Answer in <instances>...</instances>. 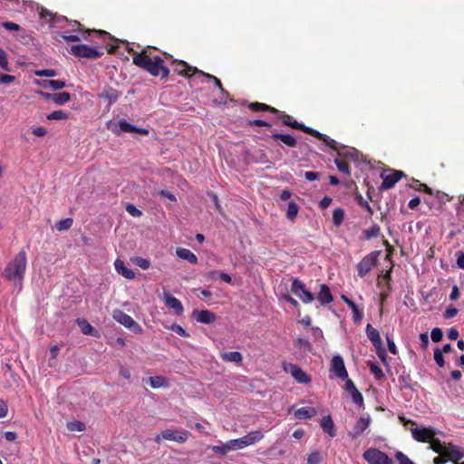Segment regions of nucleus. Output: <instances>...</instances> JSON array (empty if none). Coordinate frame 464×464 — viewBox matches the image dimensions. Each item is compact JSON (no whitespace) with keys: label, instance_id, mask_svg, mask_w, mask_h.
<instances>
[{"label":"nucleus","instance_id":"nucleus-1","mask_svg":"<svg viewBox=\"0 0 464 464\" xmlns=\"http://www.w3.org/2000/svg\"><path fill=\"white\" fill-rule=\"evenodd\" d=\"M132 63L154 77L165 79L170 73L169 69L164 65V59L160 56H151L147 50H142L140 53L134 52Z\"/></svg>","mask_w":464,"mask_h":464},{"label":"nucleus","instance_id":"nucleus-2","mask_svg":"<svg viewBox=\"0 0 464 464\" xmlns=\"http://www.w3.org/2000/svg\"><path fill=\"white\" fill-rule=\"evenodd\" d=\"M26 266V252L24 250H21L6 265L3 271V276L5 279L12 281L14 283H21L24 278Z\"/></svg>","mask_w":464,"mask_h":464},{"label":"nucleus","instance_id":"nucleus-3","mask_svg":"<svg viewBox=\"0 0 464 464\" xmlns=\"http://www.w3.org/2000/svg\"><path fill=\"white\" fill-rule=\"evenodd\" d=\"M72 26V32H82V39L88 41L91 34H95L99 38H101L104 42H118L113 35L104 30H95V29H86L82 28V25L80 22L76 20H70L68 23Z\"/></svg>","mask_w":464,"mask_h":464},{"label":"nucleus","instance_id":"nucleus-4","mask_svg":"<svg viewBox=\"0 0 464 464\" xmlns=\"http://www.w3.org/2000/svg\"><path fill=\"white\" fill-rule=\"evenodd\" d=\"M166 60L170 62L173 71L181 76L190 78L195 73L199 72V69L190 66L188 63L182 60L174 59L173 56L168 53H163Z\"/></svg>","mask_w":464,"mask_h":464},{"label":"nucleus","instance_id":"nucleus-5","mask_svg":"<svg viewBox=\"0 0 464 464\" xmlns=\"http://www.w3.org/2000/svg\"><path fill=\"white\" fill-rule=\"evenodd\" d=\"M381 251H372L366 255L356 266V270L360 277H364L378 262Z\"/></svg>","mask_w":464,"mask_h":464},{"label":"nucleus","instance_id":"nucleus-6","mask_svg":"<svg viewBox=\"0 0 464 464\" xmlns=\"http://www.w3.org/2000/svg\"><path fill=\"white\" fill-rule=\"evenodd\" d=\"M362 457L368 464H393L392 459L385 452L374 448L366 450Z\"/></svg>","mask_w":464,"mask_h":464},{"label":"nucleus","instance_id":"nucleus-7","mask_svg":"<svg viewBox=\"0 0 464 464\" xmlns=\"http://www.w3.org/2000/svg\"><path fill=\"white\" fill-rule=\"evenodd\" d=\"M112 317L115 321L124 325L133 333L140 334L142 332L140 325L130 315L127 314L121 310H114L112 313Z\"/></svg>","mask_w":464,"mask_h":464},{"label":"nucleus","instance_id":"nucleus-8","mask_svg":"<svg viewBox=\"0 0 464 464\" xmlns=\"http://www.w3.org/2000/svg\"><path fill=\"white\" fill-rule=\"evenodd\" d=\"M70 53L78 58L97 59L100 58L103 53L97 49L88 46L86 44H75L70 48Z\"/></svg>","mask_w":464,"mask_h":464},{"label":"nucleus","instance_id":"nucleus-9","mask_svg":"<svg viewBox=\"0 0 464 464\" xmlns=\"http://www.w3.org/2000/svg\"><path fill=\"white\" fill-rule=\"evenodd\" d=\"M291 291L299 295L300 299L304 304H309L314 300V295L305 288V285L298 278H294L292 281Z\"/></svg>","mask_w":464,"mask_h":464},{"label":"nucleus","instance_id":"nucleus-10","mask_svg":"<svg viewBox=\"0 0 464 464\" xmlns=\"http://www.w3.org/2000/svg\"><path fill=\"white\" fill-rule=\"evenodd\" d=\"M284 371L289 372L292 377L299 383L307 384L311 382L310 376L303 371L297 364L284 363Z\"/></svg>","mask_w":464,"mask_h":464},{"label":"nucleus","instance_id":"nucleus-11","mask_svg":"<svg viewBox=\"0 0 464 464\" xmlns=\"http://www.w3.org/2000/svg\"><path fill=\"white\" fill-rule=\"evenodd\" d=\"M382 184L380 188L382 190H387L395 186V184L405 176L404 172L401 170H392L389 174L382 173Z\"/></svg>","mask_w":464,"mask_h":464},{"label":"nucleus","instance_id":"nucleus-12","mask_svg":"<svg viewBox=\"0 0 464 464\" xmlns=\"http://www.w3.org/2000/svg\"><path fill=\"white\" fill-rule=\"evenodd\" d=\"M190 435V432L188 430H163V439L166 440L170 441H176L178 443H185L188 437Z\"/></svg>","mask_w":464,"mask_h":464},{"label":"nucleus","instance_id":"nucleus-13","mask_svg":"<svg viewBox=\"0 0 464 464\" xmlns=\"http://www.w3.org/2000/svg\"><path fill=\"white\" fill-rule=\"evenodd\" d=\"M411 435L413 439L419 442H430L435 432L431 428H412Z\"/></svg>","mask_w":464,"mask_h":464},{"label":"nucleus","instance_id":"nucleus-14","mask_svg":"<svg viewBox=\"0 0 464 464\" xmlns=\"http://www.w3.org/2000/svg\"><path fill=\"white\" fill-rule=\"evenodd\" d=\"M331 371L339 378L345 379L348 377L344 362L340 355H335L332 359Z\"/></svg>","mask_w":464,"mask_h":464},{"label":"nucleus","instance_id":"nucleus-15","mask_svg":"<svg viewBox=\"0 0 464 464\" xmlns=\"http://www.w3.org/2000/svg\"><path fill=\"white\" fill-rule=\"evenodd\" d=\"M164 303L165 305L168 308L172 309L176 314L181 315L183 314L184 308L181 302L169 292L164 293Z\"/></svg>","mask_w":464,"mask_h":464},{"label":"nucleus","instance_id":"nucleus-16","mask_svg":"<svg viewBox=\"0 0 464 464\" xmlns=\"http://www.w3.org/2000/svg\"><path fill=\"white\" fill-rule=\"evenodd\" d=\"M366 334L369 340L372 343L374 347L377 349L378 355L382 357L380 351H382V341L381 339L379 331L373 328L370 324L366 326Z\"/></svg>","mask_w":464,"mask_h":464},{"label":"nucleus","instance_id":"nucleus-17","mask_svg":"<svg viewBox=\"0 0 464 464\" xmlns=\"http://www.w3.org/2000/svg\"><path fill=\"white\" fill-rule=\"evenodd\" d=\"M444 455H446V458L449 460L457 464L462 458H464V450L453 444H448Z\"/></svg>","mask_w":464,"mask_h":464},{"label":"nucleus","instance_id":"nucleus-18","mask_svg":"<svg viewBox=\"0 0 464 464\" xmlns=\"http://www.w3.org/2000/svg\"><path fill=\"white\" fill-rule=\"evenodd\" d=\"M345 390L351 394L353 401L358 406H363V397L362 394L357 390L354 385V382L348 379L345 382Z\"/></svg>","mask_w":464,"mask_h":464},{"label":"nucleus","instance_id":"nucleus-19","mask_svg":"<svg viewBox=\"0 0 464 464\" xmlns=\"http://www.w3.org/2000/svg\"><path fill=\"white\" fill-rule=\"evenodd\" d=\"M121 92L111 86H106L98 94L99 98L108 101L109 105L116 102L121 96Z\"/></svg>","mask_w":464,"mask_h":464},{"label":"nucleus","instance_id":"nucleus-20","mask_svg":"<svg viewBox=\"0 0 464 464\" xmlns=\"http://www.w3.org/2000/svg\"><path fill=\"white\" fill-rule=\"evenodd\" d=\"M342 300L351 308L353 312V319L355 324H360L363 318V312L359 309L358 305L346 295L341 296Z\"/></svg>","mask_w":464,"mask_h":464},{"label":"nucleus","instance_id":"nucleus-21","mask_svg":"<svg viewBox=\"0 0 464 464\" xmlns=\"http://www.w3.org/2000/svg\"><path fill=\"white\" fill-rule=\"evenodd\" d=\"M273 114H276L277 118L282 121V123L285 126H289L295 130H298L301 128L302 123L295 121L292 116L285 113L283 111L277 110V112H274Z\"/></svg>","mask_w":464,"mask_h":464},{"label":"nucleus","instance_id":"nucleus-22","mask_svg":"<svg viewBox=\"0 0 464 464\" xmlns=\"http://www.w3.org/2000/svg\"><path fill=\"white\" fill-rule=\"evenodd\" d=\"M193 315L198 323L202 324H211L217 319L216 314L209 310H194Z\"/></svg>","mask_w":464,"mask_h":464},{"label":"nucleus","instance_id":"nucleus-23","mask_svg":"<svg viewBox=\"0 0 464 464\" xmlns=\"http://www.w3.org/2000/svg\"><path fill=\"white\" fill-rule=\"evenodd\" d=\"M76 323L83 334L91 335L96 338L101 336L100 332L95 329L86 319H77Z\"/></svg>","mask_w":464,"mask_h":464},{"label":"nucleus","instance_id":"nucleus-24","mask_svg":"<svg viewBox=\"0 0 464 464\" xmlns=\"http://www.w3.org/2000/svg\"><path fill=\"white\" fill-rule=\"evenodd\" d=\"M317 300L322 305L328 304L334 301L333 295L329 286L325 284L320 285V291L317 295Z\"/></svg>","mask_w":464,"mask_h":464},{"label":"nucleus","instance_id":"nucleus-25","mask_svg":"<svg viewBox=\"0 0 464 464\" xmlns=\"http://www.w3.org/2000/svg\"><path fill=\"white\" fill-rule=\"evenodd\" d=\"M264 438L261 430L250 431L246 436L240 438L242 440L243 447H247L260 441Z\"/></svg>","mask_w":464,"mask_h":464},{"label":"nucleus","instance_id":"nucleus-26","mask_svg":"<svg viewBox=\"0 0 464 464\" xmlns=\"http://www.w3.org/2000/svg\"><path fill=\"white\" fill-rule=\"evenodd\" d=\"M118 126L120 130L123 132H135L141 135H148L149 130L143 128H138L124 120L119 121Z\"/></svg>","mask_w":464,"mask_h":464},{"label":"nucleus","instance_id":"nucleus-27","mask_svg":"<svg viewBox=\"0 0 464 464\" xmlns=\"http://www.w3.org/2000/svg\"><path fill=\"white\" fill-rule=\"evenodd\" d=\"M114 267L118 274L127 279H133L135 277V273L131 269L128 268L124 262L119 258L115 260Z\"/></svg>","mask_w":464,"mask_h":464},{"label":"nucleus","instance_id":"nucleus-28","mask_svg":"<svg viewBox=\"0 0 464 464\" xmlns=\"http://www.w3.org/2000/svg\"><path fill=\"white\" fill-rule=\"evenodd\" d=\"M321 427L324 432H326L330 437L334 438L336 436V430L334 427V423L330 415L324 416L321 420Z\"/></svg>","mask_w":464,"mask_h":464},{"label":"nucleus","instance_id":"nucleus-29","mask_svg":"<svg viewBox=\"0 0 464 464\" xmlns=\"http://www.w3.org/2000/svg\"><path fill=\"white\" fill-rule=\"evenodd\" d=\"M271 139L274 140H281L285 145L295 148L297 145L296 139L290 134L273 133Z\"/></svg>","mask_w":464,"mask_h":464},{"label":"nucleus","instance_id":"nucleus-30","mask_svg":"<svg viewBox=\"0 0 464 464\" xmlns=\"http://www.w3.org/2000/svg\"><path fill=\"white\" fill-rule=\"evenodd\" d=\"M370 425V418H360L353 428V438L360 436Z\"/></svg>","mask_w":464,"mask_h":464},{"label":"nucleus","instance_id":"nucleus-31","mask_svg":"<svg viewBox=\"0 0 464 464\" xmlns=\"http://www.w3.org/2000/svg\"><path fill=\"white\" fill-rule=\"evenodd\" d=\"M176 254L179 258L187 260L190 264L195 265L198 263L197 256L188 248L178 247Z\"/></svg>","mask_w":464,"mask_h":464},{"label":"nucleus","instance_id":"nucleus-32","mask_svg":"<svg viewBox=\"0 0 464 464\" xmlns=\"http://www.w3.org/2000/svg\"><path fill=\"white\" fill-rule=\"evenodd\" d=\"M317 414V411L314 407H302L295 411V416L297 419H311Z\"/></svg>","mask_w":464,"mask_h":464},{"label":"nucleus","instance_id":"nucleus-33","mask_svg":"<svg viewBox=\"0 0 464 464\" xmlns=\"http://www.w3.org/2000/svg\"><path fill=\"white\" fill-rule=\"evenodd\" d=\"M248 109L255 112H256V111H268L270 113L277 112L276 108L267 105L266 103L258 102H250L248 104Z\"/></svg>","mask_w":464,"mask_h":464},{"label":"nucleus","instance_id":"nucleus-34","mask_svg":"<svg viewBox=\"0 0 464 464\" xmlns=\"http://www.w3.org/2000/svg\"><path fill=\"white\" fill-rule=\"evenodd\" d=\"M220 358L224 362L241 363L243 356L239 352H224L220 353Z\"/></svg>","mask_w":464,"mask_h":464},{"label":"nucleus","instance_id":"nucleus-35","mask_svg":"<svg viewBox=\"0 0 464 464\" xmlns=\"http://www.w3.org/2000/svg\"><path fill=\"white\" fill-rule=\"evenodd\" d=\"M41 85L44 89L58 91L63 89L66 86V83L63 80H44Z\"/></svg>","mask_w":464,"mask_h":464},{"label":"nucleus","instance_id":"nucleus-36","mask_svg":"<svg viewBox=\"0 0 464 464\" xmlns=\"http://www.w3.org/2000/svg\"><path fill=\"white\" fill-rule=\"evenodd\" d=\"M447 445L448 444L441 442L439 439L435 438V436H433L430 441V449L440 455L445 454Z\"/></svg>","mask_w":464,"mask_h":464},{"label":"nucleus","instance_id":"nucleus-37","mask_svg":"<svg viewBox=\"0 0 464 464\" xmlns=\"http://www.w3.org/2000/svg\"><path fill=\"white\" fill-rule=\"evenodd\" d=\"M53 102L58 106H62L71 100V94L67 92L53 93Z\"/></svg>","mask_w":464,"mask_h":464},{"label":"nucleus","instance_id":"nucleus-38","mask_svg":"<svg viewBox=\"0 0 464 464\" xmlns=\"http://www.w3.org/2000/svg\"><path fill=\"white\" fill-rule=\"evenodd\" d=\"M149 382H150V387L153 389L169 386L168 380L163 376L150 377Z\"/></svg>","mask_w":464,"mask_h":464},{"label":"nucleus","instance_id":"nucleus-39","mask_svg":"<svg viewBox=\"0 0 464 464\" xmlns=\"http://www.w3.org/2000/svg\"><path fill=\"white\" fill-rule=\"evenodd\" d=\"M354 198H355L357 204L360 207H362V208H364L370 217L373 215V210H372V207L369 205L368 201L363 198L362 194H360L359 192H356Z\"/></svg>","mask_w":464,"mask_h":464},{"label":"nucleus","instance_id":"nucleus-40","mask_svg":"<svg viewBox=\"0 0 464 464\" xmlns=\"http://www.w3.org/2000/svg\"><path fill=\"white\" fill-rule=\"evenodd\" d=\"M334 163L339 171L344 173L347 176H351V169L345 159L336 158Z\"/></svg>","mask_w":464,"mask_h":464},{"label":"nucleus","instance_id":"nucleus-41","mask_svg":"<svg viewBox=\"0 0 464 464\" xmlns=\"http://www.w3.org/2000/svg\"><path fill=\"white\" fill-rule=\"evenodd\" d=\"M299 130H302L304 133L318 139L319 140H324L325 134H323V133L319 132L318 130H316L314 129L307 127V126H305L303 123H302L301 128L299 129Z\"/></svg>","mask_w":464,"mask_h":464},{"label":"nucleus","instance_id":"nucleus-42","mask_svg":"<svg viewBox=\"0 0 464 464\" xmlns=\"http://www.w3.org/2000/svg\"><path fill=\"white\" fill-rule=\"evenodd\" d=\"M47 120L49 121H63L67 120L69 118V113L63 110L54 111L52 113L47 115Z\"/></svg>","mask_w":464,"mask_h":464},{"label":"nucleus","instance_id":"nucleus-43","mask_svg":"<svg viewBox=\"0 0 464 464\" xmlns=\"http://www.w3.org/2000/svg\"><path fill=\"white\" fill-rule=\"evenodd\" d=\"M344 218V210L341 208H337L333 213V222L335 227H340Z\"/></svg>","mask_w":464,"mask_h":464},{"label":"nucleus","instance_id":"nucleus-44","mask_svg":"<svg viewBox=\"0 0 464 464\" xmlns=\"http://www.w3.org/2000/svg\"><path fill=\"white\" fill-rule=\"evenodd\" d=\"M299 207L298 205L291 201L288 203L287 210H286V218L290 220H294L298 214Z\"/></svg>","mask_w":464,"mask_h":464},{"label":"nucleus","instance_id":"nucleus-45","mask_svg":"<svg viewBox=\"0 0 464 464\" xmlns=\"http://www.w3.org/2000/svg\"><path fill=\"white\" fill-rule=\"evenodd\" d=\"M380 233L381 228L378 225H373L369 229L363 231L364 238L367 240L378 237Z\"/></svg>","mask_w":464,"mask_h":464},{"label":"nucleus","instance_id":"nucleus-46","mask_svg":"<svg viewBox=\"0 0 464 464\" xmlns=\"http://www.w3.org/2000/svg\"><path fill=\"white\" fill-rule=\"evenodd\" d=\"M67 429L70 431H83L86 429L85 424L80 420H73L67 423Z\"/></svg>","mask_w":464,"mask_h":464},{"label":"nucleus","instance_id":"nucleus-47","mask_svg":"<svg viewBox=\"0 0 464 464\" xmlns=\"http://www.w3.org/2000/svg\"><path fill=\"white\" fill-rule=\"evenodd\" d=\"M73 220L71 218L62 219L56 223V228L59 231L68 230L72 226Z\"/></svg>","mask_w":464,"mask_h":464},{"label":"nucleus","instance_id":"nucleus-48","mask_svg":"<svg viewBox=\"0 0 464 464\" xmlns=\"http://www.w3.org/2000/svg\"><path fill=\"white\" fill-rule=\"evenodd\" d=\"M433 357H434V361H435L436 364L439 367L442 368L445 366V360H444V356H443V353H442V351L440 350V348L436 347L434 349Z\"/></svg>","mask_w":464,"mask_h":464},{"label":"nucleus","instance_id":"nucleus-49","mask_svg":"<svg viewBox=\"0 0 464 464\" xmlns=\"http://www.w3.org/2000/svg\"><path fill=\"white\" fill-rule=\"evenodd\" d=\"M0 68L6 72H10L11 70L9 67L7 53L2 48H0Z\"/></svg>","mask_w":464,"mask_h":464},{"label":"nucleus","instance_id":"nucleus-50","mask_svg":"<svg viewBox=\"0 0 464 464\" xmlns=\"http://www.w3.org/2000/svg\"><path fill=\"white\" fill-rule=\"evenodd\" d=\"M226 443H227V448L228 449V451L244 449L243 444H242V440H240V438L235 439V440H230L227 441Z\"/></svg>","mask_w":464,"mask_h":464},{"label":"nucleus","instance_id":"nucleus-51","mask_svg":"<svg viewBox=\"0 0 464 464\" xmlns=\"http://www.w3.org/2000/svg\"><path fill=\"white\" fill-rule=\"evenodd\" d=\"M370 370H371V372L374 375V377L377 380H382L384 378V373H383L382 370L375 363L370 364Z\"/></svg>","mask_w":464,"mask_h":464},{"label":"nucleus","instance_id":"nucleus-52","mask_svg":"<svg viewBox=\"0 0 464 464\" xmlns=\"http://www.w3.org/2000/svg\"><path fill=\"white\" fill-rule=\"evenodd\" d=\"M321 460V454L318 451H314L308 455L306 462L307 464H319Z\"/></svg>","mask_w":464,"mask_h":464},{"label":"nucleus","instance_id":"nucleus-53","mask_svg":"<svg viewBox=\"0 0 464 464\" xmlns=\"http://www.w3.org/2000/svg\"><path fill=\"white\" fill-rule=\"evenodd\" d=\"M430 337L434 343L440 342L443 337L442 330L439 327L433 328L430 333Z\"/></svg>","mask_w":464,"mask_h":464},{"label":"nucleus","instance_id":"nucleus-54","mask_svg":"<svg viewBox=\"0 0 464 464\" xmlns=\"http://www.w3.org/2000/svg\"><path fill=\"white\" fill-rule=\"evenodd\" d=\"M395 458L399 461V464H415L401 451L396 452Z\"/></svg>","mask_w":464,"mask_h":464},{"label":"nucleus","instance_id":"nucleus-55","mask_svg":"<svg viewBox=\"0 0 464 464\" xmlns=\"http://www.w3.org/2000/svg\"><path fill=\"white\" fill-rule=\"evenodd\" d=\"M170 329L176 333L177 334L182 337H188L189 334L179 324H174L171 325Z\"/></svg>","mask_w":464,"mask_h":464},{"label":"nucleus","instance_id":"nucleus-56","mask_svg":"<svg viewBox=\"0 0 464 464\" xmlns=\"http://www.w3.org/2000/svg\"><path fill=\"white\" fill-rule=\"evenodd\" d=\"M15 81V76L0 72V83L4 85L10 84Z\"/></svg>","mask_w":464,"mask_h":464},{"label":"nucleus","instance_id":"nucleus-57","mask_svg":"<svg viewBox=\"0 0 464 464\" xmlns=\"http://www.w3.org/2000/svg\"><path fill=\"white\" fill-rule=\"evenodd\" d=\"M211 450L218 455L225 456L228 452V449L227 448V443L222 444L221 446H212Z\"/></svg>","mask_w":464,"mask_h":464},{"label":"nucleus","instance_id":"nucleus-58","mask_svg":"<svg viewBox=\"0 0 464 464\" xmlns=\"http://www.w3.org/2000/svg\"><path fill=\"white\" fill-rule=\"evenodd\" d=\"M295 345L299 346L300 348H304L305 351H311L312 346L310 343L303 338H298L295 341Z\"/></svg>","mask_w":464,"mask_h":464},{"label":"nucleus","instance_id":"nucleus-59","mask_svg":"<svg viewBox=\"0 0 464 464\" xmlns=\"http://www.w3.org/2000/svg\"><path fill=\"white\" fill-rule=\"evenodd\" d=\"M35 74L37 76L54 77L57 75V72L55 70H53V69H44V70L36 71Z\"/></svg>","mask_w":464,"mask_h":464},{"label":"nucleus","instance_id":"nucleus-60","mask_svg":"<svg viewBox=\"0 0 464 464\" xmlns=\"http://www.w3.org/2000/svg\"><path fill=\"white\" fill-rule=\"evenodd\" d=\"M322 141L324 142L330 149L337 151L339 156L342 155V153L338 150L337 143H336V141L334 140L330 139L329 137H327L325 135L324 140H322Z\"/></svg>","mask_w":464,"mask_h":464},{"label":"nucleus","instance_id":"nucleus-61","mask_svg":"<svg viewBox=\"0 0 464 464\" xmlns=\"http://www.w3.org/2000/svg\"><path fill=\"white\" fill-rule=\"evenodd\" d=\"M457 314H458V309H457L456 307H454V306L450 305V306H449V307L445 310V312H444V314H443V317H444L445 319H450V318L455 317V316L457 315Z\"/></svg>","mask_w":464,"mask_h":464},{"label":"nucleus","instance_id":"nucleus-62","mask_svg":"<svg viewBox=\"0 0 464 464\" xmlns=\"http://www.w3.org/2000/svg\"><path fill=\"white\" fill-rule=\"evenodd\" d=\"M358 154H359V151L357 150H355L354 148H349L344 153H343V157L345 159H350V160H357L358 158Z\"/></svg>","mask_w":464,"mask_h":464},{"label":"nucleus","instance_id":"nucleus-63","mask_svg":"<svg viewBox=\"0 0 464 464\" xmlns=\"http://www.w3.org/2000/svg\"><path fill=\"white\" fill-rule=\"evenodd\" d=\"M61 37L67 43L70 42H79L81 41V37L77 34H66V33L61 34Z\"/></svg>","mask_w":464,"mask_h":464},{"label":"nucleus","instance_id":"nucleus-64","mask_svg":"<svg viewBox=\"0 0 464 464\" xmlns=\"http://www.w3.org/2000/svg\"><path fill=\"white\" fill-rule=\"evenodd\" d=\"M457 257V266L460 269H464V252L458 251L455 254Z\"/></svg>","mask_w":464,"mask_h":464}]
</instances>
